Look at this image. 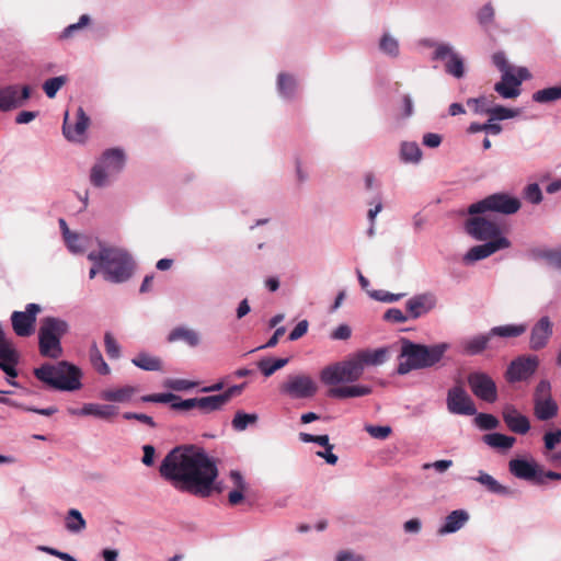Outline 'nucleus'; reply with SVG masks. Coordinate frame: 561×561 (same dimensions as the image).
<instances>
[{
    "mask_svg": "<svg viewBox=\"0 0 561 561\" xmlns=\"http://www.w3.org/2000/svg\"><path fill=\"white\" fill-rule=\"evenodd\" d=\"M159 472L167 481L191 494L207 497L215 489L218 476L216 463L207 454L193 445L173 448L162 460ZM218 492L221 491L216 486Z\"/></svg>",
    "mask_w": 561,
    "mask_h": 561,
    "instance_id": "obj_1",
    "label": "nucleus"
},
{
    "mask_svg": "<svg viewBox=\"0 0 561 561\" xmlns=\"http://www.w3.org/2000/svg\"><path fill=\"white\" fill-rule=\"evenodd\" d=\"M387 356L388 350L385 347L359 351L345 360L325 366L320 371V380L331 387L343 382H355L363 376L366 366L381 365Z\"/></svg>",
    "mask_w": 561,
    "mask_h": 561,
    "instance_id": "obj_2",
    "label": "nucleus"
},
{
    "mask_svg": "<svg viewBox=\"0 0 561 561\" xmlns=\"http://www.w3.org/2000/svg\"><path fill=\"white\" fill-rule=\"evenodd\" d=\"M448 348L449 344L447 343L427 346L404 339L402 340L400 357L405 358V360L399 363L397 373L407 375L414 369L433 367L440 362Z\"/></svg>",
    "mask_w": 561,
    "mask_h": 561,
    "instance_id": "obj_3",
    "label": "nucleus"
},
{
    "mask_svg": "<svg viewBox=\"0 0 561 561\" xmlns=\"http://www.w3.org/2000/svg\"><path fill=\"white\" fill-rule=\"evenodd\" d=\"M88 259L99 266L108 282L123 283L131 276V257L122 249L101 245L98 252H90Z\"/></svg>",
    "mask_w": 561,
    "mask_h": 561,
    "instance_id": "obj_4",
    "label": "nucleus"
},
{
    "mask_svg": "<svg viewBox=\"0 0 561 561\" xmlns=\"http://www.w3.org/2000/svg\"><path fill=\"white\" fill-rule=\"evenodd\" d=\"M34 376L56 390L73 391L81 388L80 369L66 360L58 362L55 365L43 364L34 369Z\"/></svg>",
    "mask_w": 561,
    "mask_h": 561,
    "instance_id": "obj_5",
    "label": "nucleus"
},
{
    "mask_svg": "<svg viewBox=\"0 0 561 561\" xmlns=\"http://www.w3.org/2000/svg\"><path fill=\"white\" fill-rule=\"evenodd\" d=\"M69 332L67 321L56 317H45L38 329V350L43 357L59 358L64 351L61 339Z\"/></svg>",
    "mask_w": 561,
    "mask_h": 561,
    "instance_id": "obj_6",
    "label": "nucleus"
},
{
    "mask_svg": "<svg viewBox=\"0 0 561 561\" xmlns=\"http://www.w3.org/2000/svg\"><path fill=\"white\" fill-rule=\"evenodd\" d=\"M125 164L123 150L113 148L103 152L102 158L91 170L90 181L96 187L104 186L108 179L118 174Z\"/></svg>",
    "mask_w": 561,
    "mask_h": 561,
    "instance_id": "obj_7",
    "label": "nucleus"
},
{
    "mask_svg": "<svg viewBox=\"0 0 561 561\" xmlns=\"http://www.w3.org/2000/svg\"><path fill=\"white\" fill-rule=\"evenodd\" d=\"M519 208L520 202L518 198L510 196L505 193H496L483 198L482 201L471 204L468 208V213L470 215L486 213L512 215L517 213Z\"/></svg>",
    "mask_w": 561,
    "mask_h": 561,
    "instance_id": "obj_8",
    "label": "nucleus"
},
{
    "mask_svg": "<svg viewBox=\"0 0 561 561\" xmlns=\"http://www.w3.org/2000/svg\"><path fill=\"white\" fill-rule=\"evenodd\" d=\"M279 390L294 399H306L313 397L318 391L317 382L306 374L289 375Z\"/></svg>",
    "mask_w": 561,
    "mask_h": 561,
    "instance_id": "obj_9",
    "label": "nucleus"
},
{
    "mask_svg": "<svg viewBox=\"0 0 561 561\" xmlns=\"http://www.w3.org/2000/svg\"><path fill=\"white\" fill-rule=\"evenodd\" d=\"M539 359L535 355H520L513 359L504 374L508 383L528 380L538 369Z\"/></svg>",
    "mask_w": 561,
    "mask_h": 561,
    "instance_id": "obj_10",
    "label": "nucleus"
},
{
    "mask_svg": "<svg viewBox=\"0 0 561 561\" xmlns=\"http://www.w3.org/2000/svg\"><path fill=\"white\" fill-rule=\"evenodd\" d=\"M474 216L466 221V231L477 240H494L501 236V227L497 222L490 220L485 214H473Z\"/></svg>",
    "mask_w": 561,
    "mask_h": 561,
    "instance_id": "obj_11",
    "label": "nucleus"
},
{
    "mask_svg": "<svg viewBox=\"0 0 561 561\" xmlns=\"http://www.w3.org/2000/svg\"><path fill=\"white\" fill-rule=\"evenodd\" d=\"M42 311L37 304H27L24 311H13L11 324L13 332L20 337L31 336L35 331L36 317Z\"/></svg>",
    "mask_w": 561,
    "mask_h": 561,
    "instance_id": "obj_12",
    "label": "nucleus"
},
{
    "mask_svg": "<svg viewBox=\"0 0 561 561\" xmlns=\"http://www.w3.org/2000/svg\"><path fill=\"white\" fill-rule=\"evenodd\" d=\"M468 385L472 393L480 400L493 403L497 400V387L485 373L474 371L468 375Z\"/></svg>",
    "mask_w": 561,
    "mask_h": 561,
    "instance_id": "obj_13",
    "label": "nucleus"
},
{
    "mask_svg": "<svg viewBox=\"0 0 561 561\" xmlns=\"http://www.w3.org/2000/svg\"><path fill=\"white\" fill-rule=\"evenodd\" d=\"M530 78L531 75L527 68L518 67L516 72L503 73L501 81L495 83L494 90L504 99H515L520 94L522 82Z\"/></svg>",
    "mask_w": 561,
    "mask_h": 561,
    "instance_id": "obj_14",
    "label": "nucleus"
},
{
    "mask_svg": "<svg viewBox=\"0 0 561 561\" xmlns=\"http://www.w3.org/2000/svg\"><path fill=\"white\" fill-rule=\"evenodd\" d=\"M446 404L451 414L474 415L477 413L473 400L462 386H455L448 390Z\"/></svg>",
    "mask_w": 561,
    "mask_h": 561,
    "instance_id": "obj_15",
    "label": "nucleus"
},
{
    "mask_svg": "<svg viewBox=\"0 0 561 561\" xmlns=\"http://www.w3.org/2000/svg\"><path fill=\"white\" fill-rule=\"evenodd\" d=\"M433 60H444L445 71L456 78L465 75V66L462 58L454 51L453 47L445 43L435 44Z\"/></svg>",
    "mask_w": 561,
    "mask_h": 561,
    "instance_id": "obj_16",
    "label": "nucleus"
},
{
    "mask_svg": "<svg viewBox=\"0 0 561 561\" xmlns=\"http://www.w3.org/2000/svg\"><path fill=\"white\" fill-rule=\"evenodd\" d=\"M31 96L28 85H7L0 88V111L8 112L22 106Z\"/></svg>",
    "mask_w": 561,
    "mask_h": 561,
    "instance_id": "obj_17",
    "label": "nucleus"
},
{
    "mask_svg": "<svg viewBox=\"0 0 561 561\" xmlns=\"http://www.w3.org/2000/svg\"><path fill=\"white\" fill-rule=\"evenodd\" d=\"M89 123L90 118L82 107L77 108V116L73 125L69 122V114L66 112L62 124V134L65 138L71 142H84L85 130L88 129Z\"/></svg>",
    "mask_w": 561,
    "mask_h": 561,
    "instance_id": "obj_18",
    "label": "nucleus"
},
{
    "mask_svg": "<svg viewBox=\"0 0 561 561\" xmlns=\"http://www.w3.org/2000/svg\"><path fill=\"white\" fill-rule=\"evenodd\" d=\"M510 472L517 479L542 485L541 467L535 460L512 459L508 462Z\"/></svg>",
    "mask_w": 561,
    "mask_h": 561,
    "instance_id": "obj_19",
    "label": "nucleus"
},
{
    "mask_svg": "<svg viewBox=\"0 0 561 561\" xmlns=\"http://www.w3.org/2000/svg\"><path fill=\"white\" fill-rule=\"evenodd\" d=\"M436 305V296L432 293H424L410 298L405 306L410 319H417L432 311Z\"/></svg>",
    "mask_w": 561,
    "mask_h": 561,
    "instance_id": "obj_20",
    "label": "nucleus"
},
{
    "mask_svg": "<svg viewBox=\"0 0 561 561\" xmlns=\"http://www.w3.org/2000/svg\"><path fill=\"white\" fill-rule=\"evenodd\" d=\"M510 247V241L504 238L500 237L494 240H490L486 243L474 245L472 247L465 255L463 260L467 263L476 262L482 259H485L496 251L501 249H506Z\"/></svg>",
    "mask_w": 561,
    "mask_h": 561,
    "instance_id": "obj_21",
    "label": "nucleus"
},
{
    "mask_svg": "<svg viewBox=\"0 0 561 561\" xmlns=\"http://www.w3.org/2000/svg\"><path fill=\"white\" fill-rule=\"evenodd\" d=\"M552 323L548 317H542L533 327L529 339V347L533 351H539L543 348L551 335H552Z\"/></svg>",
    "mask_w": 561,
    "mask_h": 561,
    "instance_id": "obj_22",
    "label": "nucleus"
},
{
    "mask_svg": "<svg viewBox=\"0 0 561 561\" xmlns=\"http://www.w3.org/2000/svg\"><path fill=\"white\" fill-rule=\"evenodd\" d=\"M502 416L507 427L516 434L524 435L530 430L528 417L520 414L513 405H506Z\"/></svg>",
    "mask_w": 561,
    "mask_h": 561,
    "instance_id": "obj_23",
    "label": "nucleus"
},
{
    "mask_svg": "<svg viewBox=\"0 0 561 561\" xmlns=\"http://www.w3.org/2000/svg\"><path fill=\"white\" fill-rule=\"evenodd\" d=\"M70 413L82 416L92 415L101 420L111 421L118 414V410L115 405L111 404L85 403L80 410H70Z\"/></svg>",
    "mask_w": 561,
    "mask_h": 561,
    "instance_id": "obj_24",
    "label": "nucleus"
},
{
    "mask_svg": "<svg viewBox=\"0 0 561 561\" xmlns=\"http://www.w3.org/2000/svg\"><path fill=\"white\" fill-rule=\"evenodd\" d=\"M19 360L20 354L14 344L0 350V369L9 377H18V370L15 366L19 364Z\"/></svg>",
    "mask_w": 561,
    "mask_h": 561,
    "instance_id": "obj_25",
    "label": "nucleus"
},
{
    "mask_svg": "<svg viewBox=\"0 0 561 561\" xmlns=\"http://www.w3.org/2000/svg\"><path fill=\"white\" fill-rule=\"evenodd\" d=\"M370 393H371V388L369 386H364V385L332 387L328 391L329 397L336 398V399L364 397V396H368Z\"/></svg>",
    "mask_w": 561,
    "mask_h": 561,
    "instance_id": "obj_26",
    "label": "nucleus"
},
{
    "mask_svg": "<svg viewBox=\"0 0 561 561\" xmlns=\"http://www.w3.org/2000/svg\"><path fill=\"white\" fill-rule=\"evenodd\" d=\"M492 337L490 331L485 334H479L461 342L462 352L466 355L473 356L482 353L489 347Z\"/></svg>",
    "mask_w": 561,
    "mask_h": 561,
    "instance_id": "obj_27",
    "label": "nucleus"
},
{
    "mask_svg": "<svg viewBox=\"0 0 561 561\" xmlns=\"http://www.w3.org/2000/svg\"><path fill=\"white\" fill-rule=\"evenodd\" d=\"M469 519V515L466 511L456 510L446 516L444 525L438 529L439 535H446L456 533L459 530Z\"/></svg>",
    "mask_w": 561,
    "mask_h": 561,
    "instance_id": "obj_28",
    "label": "nucleus"
},
{
    "mask_svg": "<svg viewBox=\"0 0 561 561\" xmlns=\"http://www.w3.org/2000/svg\"><path fill=\"white\" fill-rule=\"evenodd\" d=\"M230 479L233 484V490L228 494V502L231 506H236L244 499V492L247 491L248 485L239 471H231Z\"/></svg>",
    "mask_w": 561,
    "mask_h": 561,
    "instance_id": "obj_29",
    "label": "nucleus"
},
{
    "mask_svg": "<svg viewBox=\"0 0 561 561\" xmlns=\"http://www.w3.org/2000/svg\"><path fill=\"white\" fill-rule=\"evenodd\" d=\"M138 391L134 386H124L116 389H107L101 392V398L110 402L124 403L128 402Z\"/></svg>",
    "mask_w": 561,
    "mask_h": 561,
    "instance_id": "obj_30",
    "label": "nucleus"
},
{
    "mask_svg": "<svg viewBox=\"0 0 561 561\" xmlns=\"http://www.w3.org/2000/svg\"><path fill=\"white\" fill-rule=\"evenodd\" d=\"M558 404L553 399L535 400L534 414L539 421H548L558 414Z\"/></svg>",
    "mask_w": 561,
    "mask_h": 561,
    "instance_id": "obj_31",
    "label": "nucleus"
},
{
    "mask_svg": "<svg viewBox=\"0 0 561 561\" xmlns=\"http://www.w3.org/2000/svg\"><path fill=\"white\" fill-rule=\"evenodd\" d=\"M169 342H176V341H183L187 345L194 347L197 346L199 343V335L196 331L185 328V327H178L173 329L169 336Z\"/></svg>",
    "mask_w": 561,
    "mask_h": 561,
    "instance_id": "obj_32",
    "label": "nucleus"
},
{
    "mask_svg": "<svg viewBox=\"0 0 561 561\" xmlns=\"http://www.w3.org/2000/svg\"><path fill=\"white\" fill-rule=\"evenodd\" d=\"M227 404V398L219 394L196 398V408L203 413H210L220 410Z\"/></svg>",
    "mask_w": 561,
    "mask_h": 561,
    "instance_id": "obj_33",
    "label": "nucleus"
},
{
    "mask_svg": "<svg viewBox=\"0 0 561 561\" xmlns=\"http://www.w3.org/2000/svg\"><path fill=\"white\" fill-rule=\"evenodd\" d=\"M526 331H527L526 324H505V325L493 327L490 330V334H491L492 340L494 337L510 339V337L520 336Z\"/></svg>",
    "mask_w": 561,
    "mask_h": 561,
    "instance_id": "obj_34",
    "label": "nucleus"
},
{
    "mask_svg": "<svg viewBox=\"0 0 561 561\" xmlns=\"http://www.w3.org/2000/svg\"><path fill=\"white\" fill-rule=\"evenodd\" d=\"M131 363L140 369L147 371H159L162 369L161 359L147 353H139L131 359Z\"/></svg>",
    "mask_w": 561,
    "mask_h": 561,
    "instance_id": "obj_35",
    "label": "nucleus"
},
{
    "mask_svg": "<svg viewBox=\"0 0 561 561\" xmlns=\"http://www.w3.org/2000/svg\"><path fill=\"white\" fill-rule=\"evenodd\" d=\"M483 440L493 448L510 449L515 443V437L507 436L501 433L486 434Z\"/></svg>",
    "mask_w": 561,
    "mask_h": 561,
    "instance_id": "obj_36",
    "label": "nucleus"
},
{
    "mask_svg": "<svg viewBox=\"0 0 561 561\" xmlns=\"http://www.w3.org/2000/svg\"><path fill=\"white\" fill-rule=\"evenodd\" d=\"M476 481L484 485L488 491L495 494H508L510 491L506 486L502 485L497 482L492 476L485 473L483 471L479 472V476L476 478Z\"/></svg>",
    "mask_w": 561,
    "mask_h": 561,
    "instance_id": "obj_37",
    "label": "nucleus"
},
{
    "mask_svg": "<svg viewBox=\"0 0 561 561\" xmlns=\"http://www.w3.org/2000/svg\"><path fill=\"white\" fill-rule=\"evenodd\" d=\"M288 358H263L257 362V367L265 377L272 376L276 370L285 367Z\"/></svg>",
    "mask_w": 561,
    "mask_h": 561,
    "instance_id": "obj_38",
    "label": "nucleus"
},
{
    "mask_svg": "<svg viewBox=\"0 0 561 561\" xmlns=\"http://www.w3.org/2000/svg\"><path fill=\"white\" fill-rule=\"evenodd\" d=\"M90 362L93 368L100 374V375H108L111 373V369L106 362L104 360L102 353L100 348L98 347L96 343H93L90 347Z\"/></svg>",
    "mask_w": 561,
    "mask_h": 561,
    "instance_id": "obj_39",
    "label": "nucleus"
},
{
    "mask_svg": "<svg viewBox=\"0 0 561 561\" xmlns=\"http://www.w3.org/2000/svg\"><path fill=\"white\" fill-rule=\"evenodd\" d=\"M257 420L259 416L255 413H245L243 411H237L231 424L236 431L242 432L247 430L249 425L256 424Z\"/></svg>",
    "mask_w": 561,
    "mask_h": 561,
    "instance_id": "obj_40",
    "label": "nucleus"
},
{
    "mask_svg": "<svg viewBox=\"0 0 561 561\" xmlns=\"http://www.w3.org/2000/svg\"><path fill=\"white\" fill-rule=\"evenodd\" d=\"M400 157L404 162L416 163L421 160L422 151L416 142H402Z\"/></svg>",
    "mask_w": 561,
    "mask_h": 561,
    "instance_id": "obj_41",
    "label": "nucleus"
},
{
    "mask_svg": "<svg viewBox=\"0 0 561 561\" xmlns=\"http://www.w3.org/2000/svg\"><path fill=\"white\" fill-rule=\"evenodd\" d=\"M279 93L285 98H291L296 91L297 82L295 78L287 73H279L277 79Z\"/></svg>",
    "mask_w": 561,
    "mask_h": 561,
    "instance_id": "obj_42",
    "label": "nucleus"
},
{
    "mask_svg": "<svg viewBox=\"0 0 561 561\" xmlns=\"http://www.w3.org/2000/svg\"><path fill=\"white\" fill-rule=\"evenodd\" d=\"M87 524L81 513L71 508L66 517V528L71 533H80L85 528Z\"/></svg>",
    "mask_w": 561,
    "mask_h": 561,
    "instance_id": "obj_43",
    "label": "nucleus"
},
{
    "mask_svg": "<svg viewBox=\"0 0 561 561\" xmlns=\"http://www.w3.org/2000/svg\"><path fill=\"white\" fill-rule=\"evenodd\" d=\"M559 99H561V85L538 90L533 94V100L537 103H548Z\"/></svg>",
    "mask_w": 561,
    "mask_h": 561,
    "instance_id": "obj_44",
    "label": "nucleus"
},
{
    "mask_svg": "<svg viewBox=\"0 0 561 561\" xmlns=\"http://www.w3.org/2000/svg\"><path fill=\"white\" fill-rule=\"evenodd\" d=\"M0 403L7 404V405H10L13 408L22 409L24 411L34 412V413L45 415V416H50L57 412V409L55 407H49V408H45V409L30 408V407L23 405L22 403L13 401L7 397H0Z\"/></svg>",
    "mask_w": 561,
    "mask_h": 561,
    "instance_id": "obj_45",
    "label": "nucleus"
},
{
    "mask_svg": "<svg viewBox=\"0 0 561 561\" xmlns=\"http://www.w3.org/2000/svg\"><path fill=\"white\" fill-rule=\"evenodd\" d=\"M490 121H503L514 118L518 115V110L507 108L502 105L490 106L489 113Z\"/></svg>",
    "mask_w": 561,
    "mask_h": 561,
    "instance_id": "obj_46",
    "label": "nucleus"
},
{
    "mask_svg": "<svg viewBox=\"0 0 561 561\" xmlns=\"http://www.w3.org/2000/svg\"><path fill=\"white\" fill-rule=\"evenodd\" d=\"M66 80L67 79L64 76L50 78L44 82L43 90L48 98L53 99L66 83Z\"/></svg>",
    "mask_w": 561,
    "mask_h": 561,
    "instance_id": "obj_47",
    "label": "nucleus"
},
{
    "mask_svg": "<svg viewBox=\"0 0 561 561\" xmlns=\"http://www.w3.org/2000/svg\"><path fill=\"white\" fill-rule=\"evenodd\" d=\"M468 131L471 134L485 131L486 134L499 135L502 131V126L489 119V122L484 124L471 123L468 127Z\"/></svg>",
    "mask_w": 561,
    "mask_h": 561,
    "instance_id": "obj_48",
    "label": "nucleus"
},
{
    "mask_svg": "<svg viewBox=\"0 0 561 561\" xmlns=\"http://www.w3.org/2000/svg\"><path fill=\"white\" fill-rule=\"evenodd\" d=\"M534 255L546 259L550 265L561 270V250H536Z\"/></svg>",
    "mask_w": 561,
    "mask_h": 561,
    "instance_id": "obj_49",
    "label": "nucleus"
},
{
    "mask_svg": "<svg viewBox=\"0 0 561 561\" xmlns=\"http://www.w3.org/2000/svg\"><path fill=\"white\" fill-rule=\"evenodd\" d=\"M379 47L385 54L389 56L397 57L399 54L398 41L388 34H385L381 37Z\"/></svg>",
    "mask_w": 561,
    "mask_h": 561,
    "instance_id": "obj_50",
    "label": "nucleus"
},
{
    "mask_svg": "<svg viewBox=\"0 0 561 561\" xmlns=\"http://www.w3.org/2000/svg\"><path fill=\"white\" fill-rule=\"evenodd\" d=\"M105 352L110 358H118L121 356V346L111 332L104 334Z\"/></svg>",
    "mask_w": 561,
    "mask_h": 561,
    "instance_id": "obj_51",
    "label": "nucleus"
},
{
    "mask_svg": "<svg viewBox=\"0 0 561 561\" xmlns=\"http://www.w3.org/2000/svg\"><path fill=\"white\" fill-rule=\"evenodd\" d=\"M491 101L486 96L469 99L467 105L477 114H488Z\"/></svg>",
    "mask_w": 561,
    "mask_h": 561,
    "instance_id": "obj_52",
    "label": "nucleus"
},
{
    "mask_svg": "<svg viewBox=\"0 0 561 561\" xmlns=\"http://www.w3.org/2000/svg\"><path fill=\"white\" fill-rule=\"evenodd\" d=\"M492 61L494 66L503 73L505 72H516L515 67L508 65L505 54L503 51H497L493 54Z\"/></svg>",
    "mask_w": 561,
    "mask_h": 561,
    "instance_id": "obj_53",
    "label": "nucleus"
},
{
    "mask_svg": "<svg viewBox=\"0 0 561 561\" xmlns=\"http://www.w3.org/2000/svg\"><path fill=\"white\" fill-rule=\"evenodd\" d=\"M476 424L482 430H494L499 425V421L492 414L480 413L476 416Z\"/></svg>",
    "mask_w": 561,
    "mask_h": 561,
    "instance_id": "obj_54",
    "label": "nucleus"
},
{
    "mask_svg": "<svg viewBox=\"0 0 561 561\" xmlns=\"http://www.w3.org/2000/svg\"><path fill=\"white\" fill-rule=\"evenodd\" d=\"M365 431L376 439H386L392 433L390 426H379V425H366Z\"/></svg>",
    "mask_w": 561,
    "mask_h": 561,
    "instance_id": "obj_55",
    "label": "nucleus"
},
{
    "mask_svg": "<svg viewBox=\"0 0 561 561\" xmlns=\"http://www.w3.org/2000/svg\"><path fill=\"white\" fill-rule=\"evenodd\" d=\"M552 399L551 396V385L548 380H540L534 392V401L535 400H548Z\"/></svg>",
    "mask_w": 561,
    "mask_h": 561,
    "instance_id": "obj_56",
    "label": "nucleus"
},
{
    "mask_svg": "<svg viewBox=\"0 0 561 561\" xmlns=\"http://www.w3.org/2000/svg\"><path fill=\"white\" fill-rule=\"evenodd\" d=\"M525 197L531 204H539L542 201V193L538 184L531 183L525 188Z\"/></svg>",
    "mask_w": 561,
    "mask_h": 561,
    "instance_id": "obj_57",
    "label": "nucleus"
},
{
    "mask_svg": "<svg viewBox=\"0 0 561 561\" xmlns=\"http://www.w3.org/2000/svg\"><path fill=\"white\" fill-rule=\"evenodd\" d=\"M494 19V9L493 7L488 3L484 7H482L478 12V21L481 25L486 26L489 25Z\"/></svg>",
    "mask_w": 561,
    "mask_h": 561,
    "instance_id": "obj_58",
    "label": "nucleus"
},
{
    "mask_svg": "<svg viewBox=\"0 0 561 561\" xmlns=\"http://www.w3.org/2000/svg\"><path fill=\"white\" fill-rule=\"evenodd\" d=\"M383 319L394 323H403L410 319V317L409 314H404L400 309L391 308L385 312Z\"/></svg>",
    "mask_w": 561,
    "mask_h": 561,
    "instance_id": "obj_59",
    "label": "nucleus"
},
{
    "mask_svg": "<svg viewBox=\"0 0 561 561\" xmlns=\"http://www.w3.org/2000/svg\"><path fill=\"white\" fill-rule=\"evenodd\" d=\"M123 417L125 420H137L141 423H145L147 424L148 426L154 428L157 426L156 422L153 421V419L147 414H144V413H135V412H125L123 414Z\"/></svg>",
    "mask_w": 561,
    "mask_h": 561,
    "instance_id": "obj_60",
    "label": "nucleus"
},
{
    "mask_svg": "<svg viewBox=\"0 0 561 561\" xmlns=\"http://www.w3.org/2000/svg\"><path fill=\"white\" fill-rule=\"evenodd\" d=\"M545 447L549 450L554 449V447L561 442V430H557L556 432H548L543 436Z\"/></svg>",
    "mask_w": 561,
    "mask_h": 561,
    "instance_id": "obj_61",
    "label": "nucleus"
},
{
    "mask_svg": "<svg viewBox=\"0 0 561 561\" xmlns=\"http://www.w3.org/2000/svg\"><path fill=\"white\" fill-rule=\"evenodd\" d=\"M196 382L186 380V379H174L170 380L167 386L175 391H183L192 389L196 386Z\"/></svg>",
    "mask_w": 561,
    "mask_h": 561,
    "instance_id": "obj_62",
    "label": "nucleus"
},
{
    "mask_svg": "<svg viewBox=\"0 0 561 561\" xmlns=\"http://www.w3.org/2000/svg\"><path fill=\"white\" fill-rule=\"evenodd\" d=\"M352 330L347 324H340L335 330L331 332L330 337L332 340H348L351 337Z\"/></svg>",
    "mask_w": 561,
    "mask_h": 561,
    "instance_id": "obj_63",
    "label": "nucleus"
},
{
    "mask_svg": "<svg viewBox=\"0 0 561 561\" xmlns=\"http://www.w3.org/2000/svg\"><path fill=\"white\" fill-rule=\"evenodd\" d=\"M308 321L302 320L296 324V327L293 329V331L289 333L288 339L290 341H296L304 336L308 331Z\"/></svg>",
    "mask_w": 561,
    "mask_h": 561,
    "instance_id": "obj_64",
    "label": "nucleus"
}]
</instances>
